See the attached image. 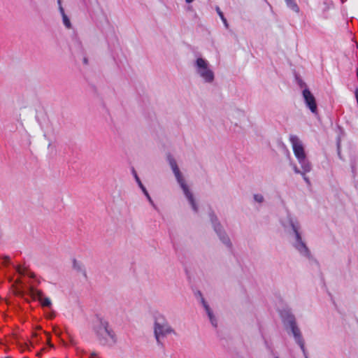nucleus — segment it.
I'll return each mask as SVG.
<instances>
[{
    "instance_id": "nucleus-1",
    "label": "nucleus",
    "mask_w": 358,
    "mask_h": 358,
    "mask_svg": "<svg viewBox=\"0 0 358 358\" xmlns=\"http://www.w3.org/2000/svg\"><path fill=\"white\" fill-rule=\"evenodd\" d=\"M282 224L286 229H292V233L291 234V241L294 248L302 256L309 257L310 255V251L304 241L302 240L301 226L299 222L289 215L285 220L282 222Z\"/></svg>"
},
{
    "instance_id": "nucleus-2",
    "label": "nucleus",
    "mask_w": 358,
    "mask_h": 358,
    "mask_svg": "<svg viewBox=\"0 0 358 358\" xmlns=\"http://www.w3.org/2000/svg\"><path fill=\"white\" fill-rule=\"evenodd\" d=\"M153 331L156 341L159 345H162L163 339L165 337L176 333L175 330L169 324L166 317L160 313H156L154 315Z\"/></svg>"
},
{
    "instance_id": "nucleus-3",
    "label": "nucleus",
    "mask_w": 358,
    "mask_h": 358,
    "mask_svg": "<svg viewBox=\"0 0 358 358\" xmlns=\"http://www.w3.org/2000/svg\"><path fill=\"white\" fill-rule=\"evenodd\" d=\"M94 329L102 344L113 345L116 343V335L107 321L97 320L94 324Z\"/></svg>"
},
{
    "instance_id": "nucleus-4",
    "label": "nucleus",
    "mask_w": 358,
    "mask_h": 358,
    "mask_svg": "<svg viewBox=\"0 0 358 358\" xmlns=\"http://www.w3.org/2000/svg\"><path fill=\"white\" fill-rule=\"evenodd\" d=\"M195 73L206 83H212L215 73L208 61L203 57H197L193 63Z\"/></svg>"
},
{
    "instance_id": "nucleus-5",
    "label": "nucleus",
    "mask_w": 358,
    "mask_h": 358,
    "mask_svg": "<svg viewBox=\"0 0 358 358\" xmlns=\"http://www.w3.org/2000/svg\"><path fill=\"white\" fill-rule=\"evenodd\" d=\"M169 162L178 184L183 191L184 194L185 195L187 199L189 201L192 209L194 211H196L197 208L194 202L193 195L190 192L189 187L185 183V179L177 166L176 162L172 157L169 158Z\"/></svg>"
},
{
    "instance_id": "nucleus-6",
    "label": "nucleus",
    "mask_w": 358,
    "mask_h": 358,
    "mask_svg": "<svg viewBox=\"0 0 358 358\" xmlns=\"http://www.w3.org/2000/svg\"><path fill=\"white\" fill-rule=\"evenodd\" d=\"M299 164L301 165V170H300L296 165H294L293 169L294 171L297 174H301L304 180L306 182H309L308 178L306 176L307 173H309L312 169V165L311 163L308 159L307 157H303L297 159Z\"/></svg>"
},
{
    "instance_id": "nucleus-7",
    "label": "nucleus",
    "mask_w": 358,
    "mask_h": 358,
    "mask_svg": "<svg viewBox=\"0 0 358 358\" xmlns=\"http://www.w3.org/2000/svg\"><path fill=\"white\" fill-rule=\"evenodd\" d=\"M294 154L296 159L306 156L305 148L302 141L296 136L292 135L289 137Z\"/></svg>"
},
{
    "instance_id": "nucleus-8",
    "label": "nucleus",
    "mask_w": 358,
    "mask_h": 358,
    "mask_svg": "<svg viewBox=\"0 0 358 358\" xmlns=\"http://www.w3.org/2000/svg\"><path fill=\"white\" fill-rule=\"evenodd\" d=\"M29 294L33 300H38L43 307L50 308L51 306V301L49 298L45 297L43 293L33 287L29 289Z\"/></svg>"
},
{
    "instance_id": "nucleus-9",
    "label": "nucleus",
    "mask_w": 358,
    "mask_h": 358,
    "mask_svg": "<svg viewBox=\"0 0 358 358\" xmlns=\"http://www.w3.org/2000/svg\"><path fill=\"white\" fill-rule=\"evenodd\" d=\"M288 322L289 323L290 328L292 329L293 336L295 338L296 342L299 344V345L301 347L303 352H304V342L302 338L301 331L299 329L296 327L295 322L294 320V318L292 317H289Z\"/></svg>"
},
{
    "instance_id": "nucleus-10",
    "label": "nucleus",
    "mask_w": 358,
    "mask_h": 358,
    "mask_svg": "<svg viewBox=\"0 0 358 358\" xmlns=\"http://www.w3.org/2000/svg\"><path fill=\"white\" fill-rule=\"evenodd\" d=\"M303 96L306 106L309 108L312 113H315L317 111V104L313 94L308 89H305L303 91Z\"/></svg>"
},
{
    "instance_id": "nucleus-11",
    "label": "nucleus",
    "mask_w": 358,
    "mask_h": 358,
    "mask_svg": "<svg viewBox=\"0 0 358 358\" xmlns=\"http://www.w3.org/2000/svg\"><path fill=\"white\" fill-rule=\"evenodd\" d=\"M201 302H202L203 306L205 308V310L208 316V318H209L212 325L214 327H217V320L215 317L210 308L209 307V306L207 304V303L205 301V300L203 298L201 299Z\"/></svg>"
},
{
    "instance_id": "nucleus-12",
    "label": "nucleus",
    "mask_w": 358,
    "mask_h": 358,
    "mask_svg": "<svg viewBox=\"0 0 358 358\" xmlns=\"http://www.w3.org/2000/svg\"><path fill=\"white\" fill-rule=\"evenodd\" d=\"M212 222L213 223L215 231L220 236V239L222 241V242L226 245H229V239L227 236L222 235L220 225L216 224L215 222V221L213 219L212 220Z\"/></svg>"
},
{
    "instance_id": "nucleus-13",
    "label": "nucleus",
    "mask_w": 358,
    "mask_h": 358,
    "mask_svg": "<svg viewBox=\"0 0 358 358\" xmlns=\"http://www.w3.org/2000/svg\"><path fill=\"white\" fill-rule=\"evenodd\" d=\"M58 3L59 5V10L62 16L63 23L66 28L70 29L71 27V22L67 15L65 14L64 8L61 6V0H58Z\"/></svg>"
},
{
    "instance_id": "nucleus-14",
    "label": "nucleus",
    "mask_w": 358,
    "mask_h": 358,
    "mask_svg": "<svg viewBox=\"0 0 358 358\" xmlns=\"http://www.w3.org/2000/svg\"><path fill=\"white\" fill-rule=\"evenodd\" d=\"M16 271H17V273H19V274L20 275H29L30 278H34V275L33 273H31V271H29L27 268L24 267V266H18L16 268Z\"/></svg>"
},
{
    "instance_id": "nucleus-15",
    "label": "nucleus",
    "mask_w": 358,
    "mask_h": 358,
    "mask_svg": "<svg viewBox=\"0 0 358 358\" xmlns=\"http://www.w3.org/2000/svg\"><path fill=\"white\" fill-rule=\"evenodd\" d=\"M287 6L296 13L299 12V8L294 0H286Z\"/></svg>"
},
{
    "instance_id": "nucleus-16",
    "label": "nucleus",
    "mask_w": 358,
    "mask_h": 358,
    "mask_svg": "<svg viewBox=\"0 0 358 358\" xmlns=\"http://www.w3.org/2000/svg\"><path fill=\"white\" fill-rule=\"evenodd\" d=\"M73 267L74 269L77 271H81L83 269L82 264L78 262L76 259H73Z\"/></svg>"
},
{
    "instance_id": "nucleus-17",
    "label": "nucleus",
    "mask_w": 358,
    "mask_h": 358,
    "mask_svg": "<svg viewBox=\"0 0 358 358\" xmlns=\"http://www.w3.org/2000/svg\"><path fill=\"white\" fill-rule=\"evenodd\" d=\"M217 13L220 15V18L222 19V22H224L225 27H228V24H227V20L224 17V15H223L222 12L220 10L219 8H217Z\"/></svg>"
},
{
    "instance_id": "nucleus-18",
    "label": "nucleus",
    "mask_w": 358,
    "mask_h": 358,
    "mask_svg": "<svg viewBox=\"0 0 358 358\" xmlns=\"http://www.w3.org/2000/svg\"><path fill=\"white\" fill-rule=\"evenodd\" d=\"M254 199L257 203H262L264 201V196L260 194H257L254 195Z\"/></svg>"
},
{
    "instance_id": "nucleus-19",
    "label": "nucleus",
    "mask_w": 358,
    "mask_h": 358,
    "mask_svg": "<svg viewBox=\"0 0 358 358\" xmlns=\"http://www.w3.org/2000/svg\"><path fill=\"white\" fill-rule=\"evenodd\" d=\"M143 194H145V196L147 197L148 200L149 201V202L152 204V205H154V203H153V201L152 199H151L150 196L149 195L147 189H145V187H143L141 188Z\"/></svg>"
},
{
    "instance_id": "nucleus-20",
    "label": "nucleus",
    "mask_w": 358,
    "mask_h": 358,
    "mask_svg": "<svg viewBox=\"0 0 358 358\" xmlns=\"http://www.w3.org/2000/svg\"><path fill=\"white\" fill-rule=\"evenodd\" d=\"M143 194H145V196L147 197L148 200L149 201V202L152 204V205H154V203H153V201L152 199H151L150 196L149 195L147 189H145V187H143L141 188Z\"/></svg>"
},
{
    "instance_id": "nucleus-21",
    "label": "nucleus",
    "mask_w": 358,
    "mask_h": 358,
    "mask_svg": "<svg viewBox=\"0 0 358 358\" xmlns=\"http://www.w3.org/2000/svg\"><path fill=\"white\" fill-rule=\"evenodd\" d=\"M143 194H145V196L147 197L148 200L149 201V202L152 204V205H154V203H153V201L152 199H151L150 196L149 195L147 189H145V187H143L141 188Z\"/></svg>"
},
{
    "instance_id": "nucleus-22",
    "label": "nucleus",
    "mask_w": 358,
    "mask_h": 358,
    "mask_svg": "<svg viewBox=\"0 0 358 358\" xmlns=\"http://www.w3.org/2000/svg\"><path fill=\"white\" fill-rule=\"evenodd\" d=\"M135 178H136V180L139 186V187L141 189L143 187H144V185L142 184L141 180L139 179V178L138 177V176L136 174L135 175Z\"/></svg>"
},
{
    "instance_id": "nucleus-23",
    "label": "nucleus",
    "mask_w": 358,
    "mask_h": 358,
    "mask_svg": "<svg viewBox=\"0 0 358 358\" xmlns=\"http://www.w3.org/2000/svg\"><path fill=\"white\" fill-rule=\"evenodd\" d=\"M87 358H99L98 355L95 352L90 354V355Z\"/></svg>"
},
{
    "instance_id": "nucleus-24",
    "label": "nucleus",
    "mask_w": 358,
    "mask_h": 358,
    "mask_svg": "<svg viewBox=\"0 0 358 358\" xmlns=\"http://www.w3.org/2000/svg\"><path fill=\"white\" fill-rule=\"evenodd\" d=\"M194 0H185L186 3H190L192 2H193Z\"/></svg>"
},
{
    "instance_id": "nucleus-25",
    "label": "nucleus",
    "mask_w": 358,
    "mask_h": 358,
    "mask_svg": "<svg viewBox=\"0 0 358 358\" xmlns=\"http://www.w3.org/2000/svg\"><path fill=\"white\" fill-rule=\"evenodd\" d=\"M276 358H278V357H276Z\"/></svg>"
}]
</instances>
